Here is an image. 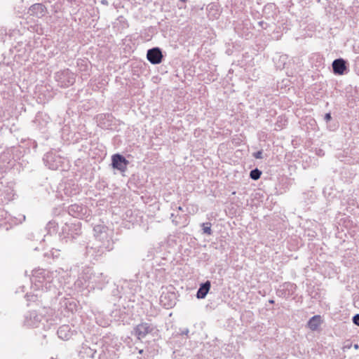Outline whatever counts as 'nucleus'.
Returning a JSON list of instances; mask_svg holds the SVG:
<instances>
[{
	"label": "nucleus",
	"instance_id": "nucleus-1",
	"mask_svg": "<svg viewBox=\"0 0 359 359\" xmlns=\"http://www.w3.org/2000/svg\"><path fill=\"white\" fill-rule=\"evenodd\" d=\"M78 270V278L74 283L75 287L79 290L84 289L103 290L109 283V278L101 271H95L93 267L85 265L76 266Z\"/></svg>",
	"mask_w": 359,
	"mask_h": 359
},
{
	"label": "nucleus",
	"instance_id": "nucleus-2",
	"mask_svg": "<svg viewBox=\"0 0 359 359\" xmlns=\"http://www.w3.org/2000/svg\"><path fill=\"white\" fill-rule=\"evenodd\" d=\"M65 273L61 269L55 271L38 269L32 271L31 281L37 290L41 289L56 294L57 290L63 284V276L62 274Z\"/></svg>",
	"mask_w": 359,
	"mask_h": 359
},
{
	"label": "nucleus",
	"instance_id": "nucleus-3",
	"mask_svg": "<svg viewBox=\"0 0 359 359\" xmlns=\"http://www.w3.org/2000/svg\"><path fill=\"white\" fill-rule=\"evenodd\" d=\"M114 248V241L112 239H107L100 243H88L85 247L84 256L90 260L97 259L105 252L110 251Z\"/></svg>",
	"mask_w": 359,
	"mask_h": 359
},
{
	"label": "nucleus",
	"instance_id": "nucleus-4",
	"mask_svg": "<svg viewBox=\"0 0 359 359\" xmlns=\"http://www.w3.org/2000/svg\"><path fill=\"white\" fill-rule=\"evenodd\" d=\"M76 74L69 69H65L55 73V80L60 88H66L72 85L76 81Z\"/></svg>",
	"mask_w": 359,
	"mask_h": 359
},
{
	"label": "nucleus",
	"instance_id": "nucleus-5",
	"mask_svg": "<svg viewBox=\"0 0 359 359\" xmlns=\"http://www.w3.org/2000/svg\"><path fill=\"white\" fill-rule=\"evenodd\" d=\"M43 161L46 167L55 170L60 168H63L65 158L62 157L57 151H50L43 156Z\"/></svg>",
	"mask_w": 359,
	"mask_h": 359
},
{
	"label": "nucleus",
	"instance_id": "nucleus-6",
	"mask_svg": "<svg viewBox=\"0 0 359 359\" xmlns=\"http://www.w3.org/2000/svg\"><path fill=\"white\" fill-rule=\"evenodd\" d=\"M95 118L97 126L104 130H115L120 123L111 113L97 114Z\"/></svg>",
	"mask_w": 359,
	"mask_h": 359
},
{
	"label": "nucleus",
	"instance_id": "nucleus-7",
	"mask_svg": "<svg viewBox=\"0 0 359 359\" xmlns=\"http://www.w3.org/2000/svg\"><path fill=\"white\" fill-rule=\"evenodd\" d=\"M67 211L69 215L80 219H87L91 213V210L86 205L81 203L70 205Z\"/></svg>",
	"mask_w": 359,
	"mask_h": 359
},
{
	"label": "nucleus",
	"instance_id": "nucleus-8",
	"mask_svg": "<svg viewBox=\"0 0 359 359\" xmlns=\"http://www.w3.org/2000/svg\"><path fill=\"white\" fill-rule=\"evenodd\" d=\"M81 226L80 222L76 223H66L62 228V234L63 238L67 240H74L81 235ZM67 242V241H66Z\"/></svg>",
	"mask_w": 359,
	"mask_h": 359
},
{
	"label": "nucleus",
	"instance_id": "nucleus-9",
	"mask_svg": "<svg viewBox=\"0 0 359 359\" xmlns=\"http://www.w3.org/2000/svg\"><path fill=\"white\" fill-rule=\"evenodd\" d=\"M45 320L44 317L38 313L36 311H28L25 313L24 318V325L27 327H38L42 321Z\"/></svg>",
	"mask_w": 359,
	"mask_h": 359
},
{
	"label": "nucleus",
	"instance_id": "nucleus-10",
	"mask_svg": "<svg viewBox=\"0 0 359 359\" xmlns=\"http://www.w3.org/2000/svg\"><path fill=\"white\" fill-rule=\"evenodd\" d=\"M129 161L120 154H114L111 156V165L114 169H116L121 172H125L127 170V167Z\"/></svg>",
	"mask_w": 359,
	"mask_h": 359
},
{
	"label": "nucleus",
	"instance_id": "nucleus-11",
	"mask_svg": "<svg viewBox=\"0 0 359 359\" xmlns=\"http://www.w3.org/2000/svg\"><path fill=\"white\" fill-rule=\"evenodd\" d=\"M297 285L290 282H285L279 285L276 290L277 296L287 299L291 297L296 291Z\"/></svg>",
	"mask_w": 359,
	"mask_h": 359
},
{
	"label": "nucleus",
	"instance_id": "nucleus-12",
	"mask_svg": "<svg viewBox=\"0 0 359 359\" xmlns=\"http://www.w3.org/2000/svg\"><path fill=\"white\" fill-rule=\"evenodd\" d=\"M22 157V151L18 154V149L12 147L0 154V161L11 163L12 160L17 161Z\"/></svg>",
	"mask_w": 359,
	"mask_h": 359
},
{
	"label": "nucleus",
	"instance_id": "nucleus-13",
	"mask_svg": "<svg viewBox=\"0 0 359 359\" xmlns=\"http://www.w3.org/2000/svg\"><path fill=\"white\" fill-rule=\"evenodd\" d=\"M147 59L152 65H158L162 62L163 55L161 48L154 47L147 52Z\"/></svg>",
	"mask_w": 359,
	"mask_h": 359
},
{
	"label": "nucleus",
	"instance_id": "nucleus-14",
	"mask_svg": "<svg viewBox=\"0 0 359 359\" xmlns=\"http://www.w3.org/2000/svg\"><path fill=\"white\" fill-rule=\"evenodd\" d=\"M15 148L18 149V154L20 151H22V156H23L25 154L31 152L32 149L34 151H36L37 148V142L32 139H22L19 145L15 147Z\"/></svg>",
	"mask_w": 359,
	"mask_h": 359
},
{
	"label": "nucleus",
	"instance_id": "nucleus-15",
	"mask_svg": "<svg viewBox=\"0 0 359 359\" xmlns=\"http://www.w3.org/2000/svg\"><path fill=\"white\" fill-rule=\"evenodd\" d=\"M154 327L147 323H142L134 327L133 334L140 340L145 338V337L151 333Z\"/></svg>",
	"mask_w": 359,
	"mask_h": 359
},
{
	"label": "nucleus",
	"instance_id": "nucleus-16",
	"mask_svg": "<svg viewBox=\"0 0 359 359\" xmlns=\"http://www.w3.org/2000/svg\"><path fill=\"white\" fill-rule=\"evenodd\" d=\"M332 71L335 75H344L348 73V62L343 58L335 59L332 64Z\"/></svg>",
	"mask_w": 359,
	"mask_h": 359
},
{
	"label": "nucleus",
	"instance_id": "nucleus-17",
	"mask_svg": "<svg viewBox=\"0 0 359 359\" xmlns=\"http://www.w3.org/2000/svg\"><path fill=\"white\" fill-rule=\"evenodd\" d=\"M160 302L162 306L169 309L176 304V294L173 292H163L160 296Z\"/></svg>",
	"mask_w": 359,
	"mask_h": 359
},
{
	"label": "nucleus",
	"instance_id": "nucleus-18",
	"mask_svg": "<svg viewBox=\"0 0 359 359\" xmlns=\"http://www.w3.org/2000/svg\"><path fill=\"white\" fill-rule=\"evenodd\" d=\"M47 12V8L41 3L32 4L28 10V13L36 18H42L46 15Z\"/></svg>",
	"mask_w": 359,
	"mask_h": 359
},
{
	"label": "nucleus",
	"instance_id": "nucleus-19",
	"mask_svg": "<svg viewBox=\"0 0 359 359\" xmlns=\"http://www.w3.org/2000/svg\"><path fill=\"white\" fill-rule=\"evenodd\" d=\"M94 235L98 239V241L102 243L107 239H111V236L109 234L108 228L104 225H95L93 228Z\"/></svg>",
	"mask_w": 359,
	"mask_h": 359
},
{
	"label": "nucleus",
	"instance_id": "nucleus-20",
	"mask_svg": "<svg viewBox=\"0 0 359 359\" xmlns=\"http://www.w3.org/2000/svg\"><path fill=\"white\" fill-rule=\"evenodd\" d=\"M211 287V282L206 280L199 285L196 297L198 299H205Z\"/></svg>",
	"mask_w": 359,
	"mask_h": 359
},
{
	"label": "nucleus",
	"instance_id": "nucleus-21",
	"mask_svg": "<svg viewBox=\"0 0 359 359\" xmlns=\"http://www.w3.org/2000/svg\"><path fill=\"white\" fill-rule=\"evenodd\" d=\"M63 191L66 196H72L79 193L80 188L78 184H76L72 181H69L65 184Z\"/></svg>",
	"mask_w": 359,
	"mask_h": 359
},
{
	"label": "nucleus",
	"instance_id": "nucleus-22",
	"mask_svg": "<svg viewBox=\"0 0 359 359\" xmlns=\"http://www.w3.org/2000/svg\"><path fill=\"white\" fill-rule=\"evenodd\" d=\"M61 307L64 308L67 311L73 313L76 310L77 304L76 301L72 298H65L60 302Z\"/></svg>",
	"mask_w": 359,
	"mask_h": 359
},
{
	"label": "nucleus",
	"instance_id": "nucleus-23",
	"mask_svg": "<svg viewBox=\"0 0 359 359\" xmlns=\"http://www.w3.org/2000/svg\"><path fill=\"white\" fill-rule=\"evenodd\" d=\"M57 334L61 339L68 340L72 337V332L69 325H62L58 328Z\"/></svg>",
	"mask_w": 359,
	"mask_h": 359
},
{
	"label": "nucleus",
	"instance_id": "nucleus-24",
	"mask_svg": "<svg viewBox=\"0 0 359 359\" xmlns=\"http://www.w3.org/2000/svg\"><path fill=\"white\" fill-rule=\"evenodd\" d=\"M49 122V117L43 114H37L33 123L39 128V130H42L45 128L47 123Z\"/></svg>",
	"mask_w": 359,
	"mask_h": 359
},
{
	"label": "nucleus",
	"instance_id": "nucleus-25",
	"mask_svg": "<svg viewBox=\"0 0 359 359\" xmlns=\"http://www.w3.org/2000/svg\"><path fill=\"white\" fill-rule=\"evenodd\" d=\"M58 229V222L54 219L49 221L45 227V229L47 231V234L50 236L56 234L57 233Z\"/></svg>",
	"mask_w": 359,
	"mask_h": 359
},
{
	"label": "nucleus",
	"instance_id": "nucleus-26",
	"mask_svg": "<svg viewBox=\"0 0 359 359\" xmlns=\"http://www.w3.org/2000/svg\"><path fill=\"white\" fill-rule=\"evenodd\" d=\"M321 323V318L319 315H316L311 317L308 321V327L312 331L316 330L320 326Z\"/></svg>",
	"mask_w": 359,
	"mask_h": 359
},
{
	"label": "nucleus",
	"instance_id": "nucleus-27",
	"mask_svg": "<svg viewBox=\"0 0 359 359\" xmlns=\"http://www.w3.org/2000/svg\"><path fill=\"white\" fill-rule=\"evenodd\" d=\"M13 74L11 72H8L7 73H4V75L3 76L1 73L0 72V84L8 86L13 82Z\"/></svg>",
	"mask_w": 359,
	"mask_h": 359
},
{
	"label": "nucleus",
	"instance_id": "nucleus-28",
	"mask_svg": "<svg viewBox=\"0 0 359 359\" xmlns=\"http://www.w3.org/2000/svg\"><path fill=\"white\" fill-rule=\"evenodd\" d=\"M88 60L86 58H79L76 60V65L81 72H86L88 71Z\"/></svg>",
	"mask_w": 359,
	"mask_h": 359
},
{
	"label": "nucleus",
	"instance_id": "nucleus-29",
	"mask_svg": "<svg viewBox=\"0 0 359 359\" xmlns=\"http://www.w3.org/2000/svg\"><path fill=\"white\" fill-rule=\"evenodd\" d=\"M262 173V171L256 168L250 172V177L253 180H257L260 178Z\"/></svg>",
	"mask_w": 359,
	"mask_h": 359
},
{
	"label": "nucleus",
	"instance_id": "nucleus-30",
	"mask_svg": "<svg viewBox=\"0 0 359 359\" xmlns=\"http://www.w3.org/2000/svg\"><path fill=\"white\" fill-rule=\"evenodd\" d=\"M202 227H203V233H205L207 235H211L212 233V229H211V223L210 222H205V223H203L201 224Z\"/></svg>",
	"mask_w": 359,
	"mask_h": 359
},
{
	"label": "nucleus",
	"instance_id": "nucleus-31",
	"mask_svg": "<svg viewBox=\"0 0 359 359\" xmlns=\"http://www.w3.org/2000/svg\"><path fill=\"white\" fill-rule=\"evenodd\" d=\"M11 215L4 209L0 208V221L10 219Z\"/></svg>",
	"mask_w": 359,
	"mask_h": 359
},
{
	"label": "nucleus",
	"instance_id": "nucleus-32",
	"mask_svg": "<svg viewBox=\"0 0 359 359\" xmlns=\"http://www.w3.org/2000/svg\"><path fill=\"white\" fill-rule=\"evenodd\" d=\"M39 294H31V293H27L25 295L26 300L28 302H36L38 299Z\"/></svg>",
	"mask_w": 359,
	"mask_h": 359
},
{
	"label": "nucleus",
	"instance_id": "nucleus-33",
	"mask_svg": "<svg viewBox=\"0 0 359 359\" xmlns=\"http://www.w3.org/2000/svg\"><path fill=\"white\" fill-rule=\"evenodd\" d=\"M252 156L257 159H262L264 158L262 150H259L257 151V152L253 153Z\"/></svg>",
	"mask_w": 359,
	"mask_h": 359
},
{
	"label": "nucleus",
	"instance_id": "nucleus-34",
	"mask_svg": "<svg viewBox=\"0 0 359 359\" xmlns=\"http://www.w3.org/2000/svg\"><path fill=\"white\" fill-rule=\"evenodd\" d=\"M111 294L114 297H116V298H121V295H120V292L118 290V288L116 287H115L112 292H111Z\"/></svg>",
	"mask_w": 359,
	"mask_h": 359
},
{
	"label": "nucleus",
	"instance_id": "nucleus-35",
	"mask_svg": "<svg viewBox=\"0 0 359 359\" xmlns=\"http://www.w3.org/2000/svg\"><path fill=\"white\" fill-rule=\"evenodd\" d=\"M352 320L355 325L359 326V313L354 315L353 316Z\"/></svg>",
	"mask_w": 359,
	"mask_h": 359
},
{
	"label": "nucleus",
	"instance_id": "nucleus-36",
	"mask_svg": "<svg viewBox=\"0 0 359 359\" xmlns=\"http://www.w3.org/2000/svg\"><path fill=\"white\" fill-rule=\"evenodd\" d=\"M332 118L331 113L328 112L325 114L323 119L326 123H328L332 120Z\"/></svg>",
	"mask_w": 359,
	"mask_h": 359
},
{
	"label": "nucleus",
	"instance_id": "nucleus-37",
	"mask_svg": "<svg viewBox=\"0 0 359 359\" xmlns=\"http://www.w3.org/2000/svg\"><path fill=\"white\" fill-rule=\"evenodd\" d=\"M283 118L282 117H278V120L277 121L276 123V128H281V126L283 124ZM286 122V120H284V123Z\"/></svg>",
	"mask_w": 359,
	"mask_h": 359
},
{
	"label": "nucleus",
	"instance_id": "nucleus-38",
	"mask_svg": "<svg viewBox=\"0 0 359 359\" xmlns=\"http://www.w3.org/2000/svg\"><path fill=\"white\" fill-rule=\"evenodd\" d=\"M86 353L92 358H94L95 353H96V351L95 350H93L91 348H88V351L86 352Z\"/></svg>",
	"mask_w": 359,
	"mask_h": 359
},
{
	"label": "nucleus",
	"instance_id": "nucleus-39",
	"mask_svg": "<svg viewBox=\"0 0 359 359\" xmlns=\"http://www.w3.org/2000/svg\"><path fill=\"white\" fill-rule=\"evenodd\" d=\"M25 216L21 215L19 219L15 218V221H14L13 222L16 224L18 223H22L23 221H25Z\"/></svg>",
	"mask_w": 359,
	"mask_h": 359
},
{
	"label": "nucleus",
	"instance_id": "nucleus-40",
	"mask_svg": "<svg viewBox=\"0 0 359 359\" xmlns=\"http://www.w3.org/2000/svg\"><path fill=\"white\" fill-rule=\"evenodd\" d=\"M258 25L264 29H266L268 26V24L264 21H259L258 22Z\"/></svg>",
	"mask_w": 359,
	"mask_h": 359
},
{
	"label": "nucleus",
	"instance_id": "nucleus-41",
	"mask_svg": "<svg viewBox=\"0 0 359 359\" xmlns=\"http://www.w3.org/2000/svg\"><path fill=\"white\" fill-rule=\"evenodd\" d=\"M189 329L188 328H184L183 330H180V334L183 336V335H187L188 333H189Z\"/></svg>",
	"mask_w": 359,
	"mask_h": 359
},
{
	"label": "nucleus",
	"instance_id": "nucleus-42",
	"mask_svg": "<svg viewBox=\"0 0 359 359\" xmlns=\"http://www.w3.org/2000/svg\"><path fill=\"white\" fill-rule=\"evenodd\" d=\"M327 128H329V130H335V129H336V128H337V127H336V126H334V127H332V126H327Z\"/></svg>",
	"mask_w": 359,
	"mask_h": 359
},
{
	"label": "nucleus",
	"instance_id": "nucleus-43",
	"mask_svg": "<svg viewBox=\"0 0 359 359\" xmlns=\"http://www.w3.org/2000/svg\"><path fill=\"white\" fill-rule=\"evenodd\" d=\"M176 208H177V210H179V211H182V210H183L182 207H181V206H178V207H177Z\"/></svg>",
	"mask_w": 359,
	"mask_h": 359
},
{
	"label": "nucleus",
	"instance_id": "nucleus-44",
	"mask_svg": "<svg viewBox=\"0 0 359 359\" xmlns=\"http://www.w3.org/2000/svg\"><path fill=\"white\" fill-rule=\"evenodd\" d=\"M177 352L176 351H174L173 353H172V357L173 358H177V355H176Z\"/></svg>",
	"mask_w": 359,
	"mask_h": 359
},
{
	"label": "nucleus",
	"instance_id": "nucleus-45",
	"mask_svg": "<svg viewBox=\"0 0 359 359\" xmlns=\"http://www.w3.org/2000/svg\"><path fill=\"white\" fill-rule=\"evenodd\" d=\"M269 304H274V300L270 299V300H269Z\"/></svg>",
	"mask_w": 359,
	"mask_h": 359
},
{
	"label": "nucleus",
	"instance_id": "nucleus-46",
	"mask_svg": "<svg viewBox=\"0 0 359 359\" xmlns=\"http://www.w3.org/2000/svg\"><path fill=\"white\" fill-rule=\"evenodd\" d=\"M102 3L103 4H107V0H102Z\"/></svg>",
	"mask_w": 359,
	"mask_h": 359
},
{
	"label": "nucleus",
	"instance_id": "nucleus-47",
	"mask_svg": "<svg viewBox=\"0 0 359 359\" xmlns=\"http://www.w3.org/2000/svg\"><path fill=\"white\" fill-rule=\"evenodd\" d=\"M172 222H173V223H175V225H177V222H175V220L174 219H172Z\"/></svg>",
	"mask_w": 359,
	"mask_h": 359
},
{
	"label": "nucleus",
	"instance_id": "nucleus-48",
	"mask_svg": "<svg viewBox=\"0 0 359 359\" xmlns=\"http://www.w3.org/2000/svg\"><path fill=\"white\" fill-rule=\"evenodd\" d=\"M354 348H358V344H355V345H354Z\"/></svg>",
	"mask_w": 359,
	"mask_h": 359
},
{
	"label": "nucleus",
	"instance_id": "nucleus-49",
	"mask_svg": "<svg viewBox=\"0 0 359 359\" xmlns=\"http://www.w3.org/2000/svg\"><path fill=\"white\" fill-rule=\"evenodd\" d=\"M180 1H182V2L185 3V2H187V0H180Z\"/></svg>",
	"mask_w": 359,
	"mask_h": 359
},
{
	"label": "nucleus",
	"instance_id": "nucleus-50",
	"mask_svg": "<svg viewBox=\"0 0 359 359\" xmlns=\"http://www.w3.org/2000/svg\"><path fill=\"white\" fill-rule=\"evenodd\" d=\"M171 217H175V215L173 213L171 214Z\"/></svg>",
	"mask_w": 359,
	"mask_h": 359
}]
</instances>
